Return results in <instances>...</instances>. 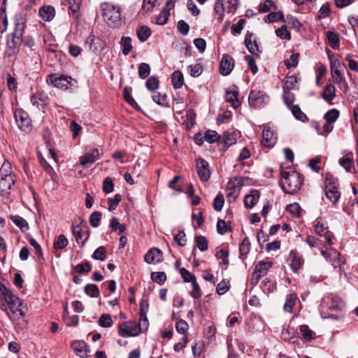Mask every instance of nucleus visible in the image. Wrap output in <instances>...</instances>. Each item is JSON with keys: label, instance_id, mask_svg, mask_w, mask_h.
I'll return each mask as SVG.
<instances>
[{"label": "nucleus", "instance_id": "1", "mask_svg": "<svg viewBox=\"0 0 358 358\" xmlns=\"http://www.w3.org/2000/svg\"><path fill=\"white\" fill-rule=\"evenodd\" d=\"M281 177L284 180L280 181V184L285 193L293 194L301 189L303 178L299 172L282 171Z\"/></svg>", "mask_w": 358, "mask_h": 358}, {"label": "nucleus", "instance_id": "2", "mask_svg": "<svg viewBox=\"0 0 358 358\" xmlns=\"http://www.w3.org/2000/svg\"><path fill=\"white\" fill-rule=\"evenodd\" d=\"M15 29L10 36L8 38L7 45L10 49H15L21 42L26 23L25 15L17 13L14 17Z\"/></svg>", "mask_w": 358, "mask_h": 358}, {"label": "nucleus", "instance_id": "3", "mask_svg": "<svg viewBox=\"0 0 358 358\" xmlns=\"http://www.w3.org/2000/svg\"><path fill=\"white\" fill-rule=\"evenodd\" d=\"M102 16L110 27H117L121 24L120 8L111 3L104 2L101 4Z\"/></svg>", "mask_w": 358, "mask_h": 358}, {"label": "nucleus", "instance_id": "4", "mask_svg": "<svg viewBox=\"0 0 358 358\" xmlns=\"http://www.w3.org/2000/svg\"><path fill=\"white\" fill-rule=\"evenodd\" d=\"M10 164L5 162L0 169V193L8 194L14 185V176L11 174Z\"/></svg>", "mask_w": 358, "mask_h": 358}, {"label": "nucleus", "instance_id": "5", "mask_svg": "<svg viewBox=\"0 0 358 358\" xmlns=\"http://www.w3.org/2000/svg\"><path fill=\"white\" fill-rule=\"evenodd\" d=\"M0 292L12 313H16L20 310V307L22 304L20 299L2 283H0Z\"/></svg>", "mask_w": 358, "mask_h": 358}, {"label": "nucleus", "instance_id": "6", "mask_svg": "<svg viewBox=\"0 0 358 358\" xmlns=\"http://www.w3.org/2000/svg\"><path fill=\"white\" fill-rule=\"evenodd\" d=\"M74 80L71 76H57L56 74L52 73L48 76L46 82L49 85H53L55 87L66 90L69 88V85H72L71 83Z\"/></svg>", "mask_w": 358, "mask_h": 358}, {"label": "nucleus", "instance_id": "7", "mask_svg": "<svg viewBox=\"0 0 358 358\" xmlns=\"http://www.w3.org/2000/svg\"><path fill=\"white\" fill-rule=\"evenodd\" d=\"M14 117L20 129L27 132L31 130V120L27 112L22 108H17Z\"/></svg>", "mask_w": 358, "mask_h": 358}, {"label": "nucleus", "instance_id": "8", "mask_svg": "<svg viewBox=\"0 0 358 358\" xmlns=\"http://www.w3.org/2000/svg\"><path fill=\"white\" fill-rule=\"evenodd\" d=\"M268 101V96L264 92L257 90H251L248 97L249 104L255 108L260 107Z\"/></svg>", "mask_w": 358, "mask_h": 358}, {"label": "nucleus", "instance_id": "9", "mask_svg": "<svg viewBox=\"0 0 358 358\" xmlns=\"http://www.w3.org/2000/svg\"><path fill=\"white\" fill-rule=\"evenodd\" d=\"M118 334L124 338L136 336L140 334V331L136 322L129 321L120 325Z\"/></svg>", "mask_w": 358, "mask_h": 358}, {"label": "nucleus", "instance_id": "10", "mask_svg": "<svg viewBox=\"0 0 358 358\" xmlns=\"http://www.w3.org/2000/svg\"><path fill=\"white\" fill-rule=\"evenodd\" d=\"M196 168L200 180L204 182L208 181L210 176L208 162L202 158L197 159Z\"/></svg>", "mask_w": 358, "mask_h": 358}, {"label": "nucleus", "instance_id": "11", "mask_svg": "<svg viewBox=\"0 0 358 358\" xmlns=\"http://www.w3.org/2000/svg\"><path fill=\"white\" fill-rule=\"evenodd\" d=\"M99 158L100 155L99 150L97 148H92L88 152L80 157V165L83 167H87L88 164H94L96 161L99 159Z\"/></svg>", "mask_w": 358, "mask_h": 358}, {"label": "nucleus", "instance_id": "12", "mask_svg": "<svg viewBox=\"0 0 358 358\" xmlns=\"http://www.w3.org/2000/svg\"><path fill=\"white\" fill-rule=\"evenodd\" d=\"M237 141V134L235 131H224L220 135L219 144H222V151H226L230 146Z\"/></svg>", "mask_w": 358, "mask_h": 358}, {"label": "nucleus", "instance_id": "13", "mask_svg": "<svg viewBox=\"0 0 358 358\" xmlns=\"http://www.w3.org/2000/svg\"><path fill=\"white\" fill-rule=\"evenodd\" d=\"M234 66V59L227 54H224L220 61V73L224 76H228L231 72Z\"/></svg>", "mask_w": 358, "mask_h": 358}, {"label": "nucleus", "instance_id": "14", "mask_svg": "<svg viewBox=\"0 0 358 358\" xmlns=\"http://www.w3.org/2000/svg\"><path fill=\"white\" fill-rule=\"evenodd\" d=\"M238 90L236 85L231 86L226 90L225 99L226 101L230 103L234 108H237L240 106L241 103L238 99Z\"/></svg>", "mask_w": 358, "mask_h": 358}, {"label": "nucleus", "instance_id": "15", "mask_svg": "<svg viewBox=\"0 0 358 358\" xmlns=\"http://www.w3.org/2000/svg\"><path fill=\"white\" fill-rule=\"evenodd\" d=\"M253 36L254 35L252 33L248 32L245 37L244 43L250 53L253 54L256 57H259V55L262 52V51L259 50L257 40H252V38Z\"/></svg>", "mask_w": 358, "mask_h": 358}, {"label": "nucleus", "instance_id": "16", "mask_svg": "<svg viewBox=\"0 0 358 358\" xmlns=\"http://www.w3.org/2000/svg\"><path fill=\"white\" fill-rule=\"evenodd\" d=\"M72 233L78 243L83 246L90 237V231L87 229H83L79 225L72 226Z\"/></svg>", "mask_w": 358, "mask_h": 358}, {"label": "nucleus", "instance_id": "17", "mask_svg": "<svg viewBox=\"0 0 358 358\" xmlns=\"http://www.w3.org/2000/svg\"><path fill=\"white\" fill-rule=\"evenodd\" d=\"M315 233L320 236H323L329 245H332V234L328 230L327 227H324V224L320 221H316L315 224Z\"/></svg>", "mask_w": 358, "mask_h": 358}, {"label": "nucleus", "instance_id": "18", "mask_svg": "<svg viewBox=\"0 0 358 358\" xmlns=\"http://www.w3.org/2000/svg\"><path fill=\"white\" fill-rule=\"evenodd\" d=\"M85 44L89 45V48L96 52H100L104 48V43L99 38L94 34H90L85 41Z\"/></svg>", "mask_w": 358, "mask_h": 358}, {"label": "nucleus", "instance_id": "19", "mask_svg": "<svg viewBox=\"0 0 358 358\" xmlns=\"http://www.w3.org/2000/svg\"><path fill=\"white\" fill-rule=\"evenodd\" d=\"M276 142V136L270 128H264L262 131V144L264 147L271 148Z\"/></svg>", "mask_w": 358, "mask_h": 358}, {"label": "nucleus", "instance_id": "20", "mask_svg": "<svg viewBox=\"0 0 358 358\" xmlns=\"http://www.w3.org/2000/svg\"><path fill=\"white\" fill-rule=\"evenodd\" d=\"M71 348L76 354L81 358H87L88 355L87 346L83 341H75L71 343Z\"/></svg>", "mask_w": 358, "mask_h": 358}, {"label": "nucleus", "instance_id": "21", "mask_svg": "<svg viewBox=\"0 0 358 358\" xmlns=\"http://www.w3.org/2000/svg\"><path fill=\"white\" fill-rule=\"evenodd\" d=\"M281 338L284 341L290 343H295L298 341L299 336L296 330L288 326L287 327H283L281 333Z\"/></svg>", "mask_w": 358, "mask_h": 358}, {"label": "nucleus", "instance_id": "22", "mask_svg": "<svg viewBox=\"0 0 358 358\" xmlns=\"http://www.w3.org/2000/svg\"><path fill=\"white\" fill-rule=\"evenodd\" d=\"M289 257L291 261L290 266L292 270L294 272H297V271L301 268L303 264V258L301 256H299L297 253L294 250H292L289 252Z\"/></svg>", "mask_w": 358, "mask_h": 358}, {"label": "nucleus", "instance_id": "23", "mask_svg": "<svg viewBox=\"0 0 358 358\" xmlns=\"http://www.w3.org/2000/svg\"><path fill=\"white\" fill-rule=\"evenodd\" d=\"M31 102L38 109L43 108L48 103V96L43 93H36L31 96Z\"/></svg>", "mask_w": 358, "mask_h": 358}, {"label": "nucleus", "instance_id": "24", "mask_svg": "<svg viewBox=\"0 0 358 358\" xmlns=\"http://www.w3.org/2000/svg\"><path fill=\"white\" fill-rule=\"evenodd\" d=\"M259 199V192L258 190H252L250 193L245 196L244 204L248 208H252Z\"/></svg>", "mask_w": 358, "mask_h": 358}, {"label": "nucleus", "instance_id": "25", "mask_svg": "<svg viewBox=\"0 0 358 358\" xmlns=\"http://www.w3.org/2000/svg\"><path fill=\"white\" fill-rule=\"evenodd\" d=\"M55 15V8L52 6H44L39 10L40 17L45 21H50Z\"/></svg>", "mask_w": 358, "mask_h": 358}, {"label": "nucleus", "instance_id": "26", "mask_svg": "<svg viewBox=\"0 0 358 358\" xmlns=\"http://www.w3.org/2000/svg\"><path fill=\"white\" fill-rule=\"evenodd\" d=\"M336 87L332 84L327 85L321 96L329 103L332 104V100L336 97Z\"/></svg>", "mask_w": 358, "mask_h": 358}, {"label": "nucleus", "instance_id": "27", "mask_svg": "<svg viewBox=\"0 0 358 358\" xmlns=\"http://www.w3.org/2000/svg\"><path fill=\"white\" fill-rule=\"evenodd\" d=\"M334 82L339 85V88L344 93L348 92L350 90L349 85L344 77L343 73L341 71L334 74Z\"/></svg>", "mask_w": 358, "mask_h": 358}, {"label": "nucleus", "instance_id": "28", "mask_svg": "<svg viewBox=\"0 0 358 358\" xmlns=\"http://www.w3.org/2000/svg\"><path fill=\"white\" fill-rule=\"evenodd\" d=\"M321 254L327 259H329V261H333L332 265L334 268H336L338 266V264L336 262V259H339L341 254L338 252L336 250L329 249V250H322Z\"/></svg>", "mask_w": 358, "mask_h": 358}, {"label": "nucleus", "instance_id": "29", "mask_svg": "<svg viewBox=\"0 0 358 358\" xmlns=\"http://www.w3.org/2000/svg\"><path fill=\"white\" fill-rule=\"evenodd\" d=\"M171 82L174 89H180L184 83L183 75L181 71H176L171 76Z\"/></svg>", "mask_w": 358, "mask_h": 358}, {"label": "nucleus", "instance_id": "30", "mask_svg": "<svg viewBox=\"0 0 358 358\" xmlns=\"http://www.w3.org/2000/svg\"><path fill=\"white\" fill-rule=\"evenodd\" d=\"M69 8L71 10V15L75 18H78V10H80L82 0H67Z\"/></svg>", "mask_w": 358, "mask_h": 358}, {"label": "nucleus", "instance_id": "31", "mask_svg": "<svg viewBox=\"0 0 358 358\" xmlns=\"http://www.w3.org/2000/svg\"><path fill=\"white\" fill-rule=\"evenodd\" d=\"M158 256L162 257L161 250L157 248H152L145 254L144 259L148 264H152Z\"/></svg>", "mask_w": 358, "mask_h": 358}, {"label": "nucleus", "instance_id": "32", "mask_svg": "<svg viewBox=\"0 0 358 358\" xmlns=\"http://www.w3.org/2000/svg\"><path fill=\"white\" fill-rule=\"evenodd\" d=\"M10 218L22 231H25L29 229L28 222L23 217L19 215H10Z\"/></svg>", "mask_w": 358, "mask_h": 358}, {"label": "nucleus", "instance_id": "33", "mask_svg": "<svg viewBox=\"0 0 358 358\" xmlns=\"http://www.w3.org/2000/svg\"><path fill=\"white\" fill-rule=\"evenodd\" d=\"M138 40L145 42L151 35V30L147 26H141L136 31Z\"/></svg>", "mask_w": 358, "mask_h": 358}, {"label": "nucleus", "instance_id": "34", "mask_svg": "<svg viewBox=\"0 0 358 358\" xmlns=\"http://www.w3.org/2000/svg\"><path fill=\"white\" fill-rule=\"evenodd\" d=\"M297 299L296 294H289L286 296L285 303L283 307L285 311L288 313H292L293 310V307L295 305V301Z\"/></svg>", "mask_w": 358, "mask_h": 358}, {"label": "nucleus", "instance_id": "35", "mask_svg": "<svg viewBox=\"0 0 358 358\" xmlns=\"http://www.w3.org/2000/svg\"><path fill=\"white\" fill-rule=\"evenodd\" d=\"M131 41V38L129 36H122L121 38L122 52L125 56L128 55L133 48Z\"/></svg>", "mask_w": 358, "mask_h": 358}, {"label": "nucleus", "instance_id": "36", "mask_svg": "<svg viewBox=\"0 0 358 358\" xmlns=\"http://www.w3.org/2000/svg\"><path fill=\"white\" fill-rule=\"evenodd\" d=\"M264 20L266 22L268 20L269 22H274L278 21L285 22L287 21L285 20L284 14L282 11L272 12L269 13L265 17Z\"/></svg>", "mask_w": 358, "mask_h": 358}, {"label": "nucleus", "instance_id": "37", "mask_svg": "<svg viewBox=\"0 0 358 358\" xmlns=\"http://www.w3.org/2000/svg\"><path fill=\"white\" fill-rule=\"evenodd\" d=\"M131 88H129V87H124V98L125 101L129 105H131L133 108H134L137 110H140L141 108L138 105V103L136 102L134 99L132 97V96L131 94Z\"/></svg>", "mask_w": 358, "mask_h": 358}, {"label": "nucleus", "instance_id": "38", "mask_svg": "<svg viewBox=\"0 0 358 358\" xmlns=\"http://www.w3.org/2000/svg\"><path fill=\"white\" fill-rule=\"evenodd\" d=\"M85 293L92 298H97L100 295L98 286L95 284H87L84 288Z\"/></svg>", "mask_w": 358, "mask_h": 358}, {"label": "nucleus", "instance_id": "39", "mask_svg": "<svg viewBox=\"0 0 358 358\" xmlns=\"http://www.w3.org/2000/svg\"><path fill=\"white\" fill-rule=\"evenodd\" d=\"M326 34L330 47L333 49L338 48L340 44V41L338 35L336 33L331 31H328Z\"/></svg>", "mask_w": 358, "mask_h": 358}, {"label": "nucleus", "instance_id": "40", "mask_svg": "<svg viewBox=\"0 0 358 358\" xmlns=\"http://www.w3.org/2000/svg\"><path fill=\"white\" fill-rule=\"evenodd\" d=\"M69 244V241L64 234H60L57 239L53 243V248L55 250H62Z\"/></svg>", "mask_w": 358, "mask_h": 358}, {"label": "nucleus", "instance_id": "41", "mask_svg": "<svg viewBox=\"0 0 358 358\" xmlns=\"http://www.w3.org/2000/svg\"><path fill=\"white\" fill-rule=\"evenodd\" d=\"M299 329L303 338L305 340L310 341L314 338L315 333L309 328V327L307 324L301 325Z\"/></svg>", "mask_w": 358, "mask_h": 358}, {"label": "nucleus", "instance_id": "42", "mask_svg": "<svg viewBox=\"0 0 358 358\" xmlns=\"http://www.w3.org/2000/svg\"><path fill=\"white\" fill-rule=\"evenodd\" d=\"M272 265L273 263L271 262L261 261L256 265L255 269L262 275H264L268 270L271 268Z\"/></svg>", "mask_w": 358, "mask_h": 358}, {"label": "nucleus", "instance_id": "43", "mask_svg": "<svg viewBox=\"0 0 358 358\" xmlns=\"http://www.w3.org/2000/svg\"><path fill=\"white\" fill-rule=\"evenodd\" d=\"M220 138V135H219L215 131L208 130L205 132L204 139L209 143L217 142V143L219 144Z\"/></svg>", "mask_w": 358, "mask_h": 358}, {"label": "nucleus", "instance_id": "44", "mask_svg": "<svg viewBox=\"0 0 358 358\" xmlns=\"http://www.w3.org/2000/svg\"><path fill=\"white\" fill-rule=\"evenodd\" d=\"M272 9L276 10L277 7L274 2L271 0H265L264 2L261 3L259 6V13H268Z\"/></svg>", "mask_w": 358, "mask_h": 358}, {"label": "nucleus", "instance_id": "45", "mask_svg": "<svg viewBox=\"0 0 358 358\" xmlns=\"http://www.w3.org/2000/svg\"><path fill=\"white\" fill-rule=\"evenodd\" d=\"M250 250V242L248 237L244 238L239 246V253L241 257L246 256Z\"/></svg>", "mask_w": 358, "mask_h": 358}, {"label": "nucleus", "instance_id": "46", "mask_svg": "<svg viewBox=\"0 0 358 358\" xmlns=\"http://www.w3.org/2000/svg\"><path fill=\"white\" fill-rule=\"evenodd\" d=\"M339 115H340L339 111L337 109H336V108H333V109H331V110H328L324 114V119L327 122H329L334 123V122H335L337 120V119L339 117Z\"/></svg>", "mask_w": 358, "mask_h": 358}, {"label": "nucleus", "instance_id": "47", "mask_svg": "<svg viewBox=\"0 0 358 358\" xmlns=\"http://www.w3.org/2000/svg\"><path fill=\"white\" fill-rule=\"evenodd\" d=\"M29 244L34 248L35 254L37 255L38 260L41 262L43 260V254L42 251V248L34 238H30L29 240Z\"/></svg>", "mask_w": 358, "mask_h": 358}, {"label": "nucleus", "instance_id": "48", "mask_svg": "<svg viewBox=\"0 0 358 358\" xmlns=\"http://www.w3.org/2000/svg\"><path fill=\"white\" fill-rule=\"evenodd\" d=\"M145 86L149 91L153 92L159 88V80L155 76H151L146 80Z\"/></svg>", "mask_w": 358, "mask_h": 358}, {"label": "nucleus", "instance_id": "49", "mask_svg": "<svg viewBox=\"0 0 358 358\" xmlns=\"http://www.w3.org/2000/svg\"><path fill=\"white\" fill-rule=\"evenodd\" d=\"M140 310H141V317H145V320H143V321H141L138 325L140 333H141V332H143V331L147 330L148 327V320L146 317V311L144 310L143 303H141V304H140Z\"/></svg>", "mask_w": 358, "mask_h": 358}, {"label": "nucleus", "instance_id": "50", "mask_svg": "<svg viewBox=\"0 0 358 358\" xmlns=\"http://www.w3.org/2000/svg\"><path fill=\"white\" fill-rule=\"evenodd\" d=\"M106 248L104 246H100L94 250L92 258L96 260L104 261L106 258Z\"/></svg>", "mask_w": 358, "mask_h": 358}, {"label": "nucleus", "instance_id": "51", "mask_svg": "<svg viewBox=\"0 0 358 358\" xmlns=\"http://www.w3.org/2000/svg\"><path fill=\"white\" fill-rule=\"evenodd\" d=\"M224 203V196L219 193L213 200V206L215 211H221Z\"/></svg>", "mask_w": 358, "mask_h": 358}, {"label": "nucleus", "instance_id": "52", "mask_svg": "<svg viewBox=\"0 0 358 358\" xmlns=\"http://www.w3.org/2000/svg\"><path fill=\"white\" fill-rule=\"evenodd\" d=\"M101 213L99 211L93 212L90 216V223L92 227H98L101 219Z\"/></svg>", "mask_w": 358, "mask_h": 358}, {"label": "nucleus", "instance_id": "53", "mask_svg": "<svg viewBox=\"0 0 358 358\" xmlns=\"http://www.w3.org/2000/svg\"><path fill=\"white\" fill-rule=\"evenodd\" d=\"M195 241L196 246L201 251H205L208 250V243L206 238L203 236H196L195 237Z\"/></svg>", "mask_w": 358, "mask_h": 358}, {"label": "nucleus", "instance_id": "54", "mask_svg": "<svg viewBox=\"0 0 358 358\" xmlns=\"http://www.w3.org/2000/svg\"><path fill=\"white\" fill-rule=\"evenodd\" d=\"M150 73V67L147 63H141L138 66V76L141 79L146 78Z\"/></svg>", "mask_w": 358, "mask_h": 358}, {"label": "nucleus", "instance_id": "55", "mask_svg": "<svg viewBox=\"0 0 358 358\" xmlns=\"http://www.w3.org/2000/svg\"><path fill=\"white\" fill-rule=\"evenodd\" d=\"M122 200V196L120 194H116L113 198L108 199V210H114Z\"/></svg>", "mask_w": 358, "mask_h": 358}, {"label": "nucleus", "instance_id": "56", "mask_svg": "<svg viewBox=\"0 0 358 358\" xmlns=\"http://www.w3.org/2000/svg\"><path fill=\"white\" fill-rule=\"evenodd\" d=\"M325 195L334 206H336L338 203L341 197V193L339 191L334 192L331 190H327Z\"/></svg>", "mask_w": 358, "mask_h": 358}, {"label": "nucleus", "instance_id": "57", "mask_svg": "<svg viewBox=\"0 0 358 358\" xmlns=\"http://www.w3.org/2000/svg\"><path fill=\"white\" fill-rule=\"evenodd\" d=\"M180 273L181 277L182 278L184 282H192L196 281V277L194 274L191 273L188 270L185 268H181L180 269Z\"/></svg>", "mask_w": 358, "mask_h": 358}, {"label": "nucleus", "instance_id": "58", "mask_svg": "<svg viewBox=\"0 0 358 358\" xmlns=\"http://www.w3.org/2000/svg\"><path fill=\"white\" fill-rule=\"evenodd\" d=\"M292 113L296 119L304 121L307 117L305 113H303L300 107L298 105H293L290 107Z\"/></svg>", "mask_w": 358, "mask_h": 358}, {"label": "nucleus", "instance_id": "59", "mask_svg": "<svg viewBox=\"0 0 358 358\" xmlns=\"http://www.w3.org/2000/svg\"><path fill=\"white\" fill-rule=\"evenodd\" d=\"M275 34L282 39L289 40L291 38V34L287 31V25H282L281 27L275 30Z\"/></svg>", "mask_w": 358, "mask_h": 358}, {"label": "nucleus", "instance_id": "60", "mask_svg": "<svg viewBox=\"0 0 358 358\" xmlns=\"http://www.w3.org/2000/svg\"><path fill=\"white\" fill-rule=\"evenodd\" d=\"M102 189L105 194H110L113 191L114 183L110 177H107L103 180Z\"/></svg>", "mask_w": 358, "mask_h": 358}, {"label": "nucleus", "instance_id": "61", "mask_svg": "<svg viewBox=\"0 0 358 358\" xmlns=\"http://www.w3.org/2000/svg\"><path fill=\"white\" fill-rule=\"evenodd\" d=\"M151 279L159 285H162L166 280V275L164 272H152Z\"/></svg>", "mask_w": 358, "mask_h": 358}, {"label": "nucleus", "instance_id": "62", "mask_svg": "<svg viewBox=\"0 0 358 358\" xmlns=\"http://www.w3.org/2000/svg\"><path fill=\"white\" fill-rule=\"evenodd\" d=\"M299 53H293L289 59H285L284 62L285 65L287 69L295 68L298 65Z\"/></svg>", "mask_w": 358, "mask_h": 358}, {"label": "nucleus", "instance_id": "63", "mask_svg": "<svg viewBox=\"0 0 358 358\" xmlns=\"http://www.w3.org/2000/svg\"><path fill=\"white\" fill-rule=\"evenodd\" d=\"M289 90H286L285 89H284L283 99H284L285 103L289 108H290L292 106H293L292 103H294V101L295 100V96H294V94L292 92H290Z\"/></svg>", "mask_w": 358, "mask_h": 358}, {"label": "nucleus", "instance_id": "64", "mask_svg": "<svg viewBox=\"0 0 358 358\" xmlns=\"http://www.w3.org/2000/svg\"><path fill=\"white\" fill-rule=\"evenodd\" d=\"M298 78L295 76H287L285 83L284 89L292 90L296 87Z\"/></svg>", "mask_w": 358, "mask_h": 358}]
</instances>
